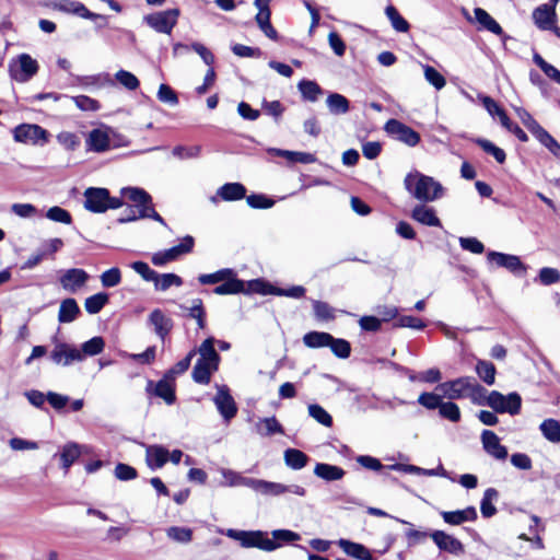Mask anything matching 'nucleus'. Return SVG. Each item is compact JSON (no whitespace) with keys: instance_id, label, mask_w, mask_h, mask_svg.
Masks as SVG:
<instances>
[{"instance_id":"obj_23","label":"nucleus","mask_w":560,"mask_h":560,"mask_svg":"<svg viewBox=\"0 0 560 560\" xmlns=\"http://www.w3.org/2000/svg\"><path fill=\"white\" fill-rule=\"evenodd\" d=\"M148 322L153 326L154 332L162 341L165 340L174 325L173 319L166 316L160 308H155L150 313Z\"/></svg>"},{"instance_id":"obj_32","label":"nucleus","mask_w":560,"mask_h":560,"mask_svg":"<svg viewBox=\"0 0 560 560\" xmlns=\"http://www.w3.org/2000/svg\"><path fill=\"white\" fill-rule=\"evenodd\" d=\"M314 475L325 481H336L342 479L346 471L336 465L317 463L314 468Z\"/></svg>"},{"instance_id":"obj_8","label":"nucleus","mask_w":560,"mask_h":560,"mask_svg":"<svg viewBox=\"0 0 560 560\" xmlns=\"http://www.w3.org/2000/svg\"><path fill=\"white\" fill-rule=\"evenodd\" d=\"M483 405L489 406L495 412L504 413L508 412L512 416L517 415L521 410L522 398L517 393H510L503 395L500 392L492 390L485 397H481Z\"/></svg>"},{"instance_id":"obj_62","label":"nucleus","mask_w":560,"mask_h":560,"mask_svg":"<svg viewBox=\"0 0 560 560\" xmlns=\"http://www.w3.org/2000/svg\"><path fill=\"white\" fill-rule=\"evenodd\" d=\"M272 539L276 544H279V548L283 544H290L301 539V536L290 529H275L271 532Z\"/></svg>"},{"instance_id":"obj_26","label":"nucleus","mask_w":560,"mask_h":560,"mask_svg":"<svg viewBox=\"0 0 560 560\" xmlns=\"http://www.w3.org/2000/svg\"><path fill=\"white\" fill-rule=\"evenodd\" d=\"M222 283L217 285L213 289V293L217 295H229V294H237V293H246L252 291L249 287V282L246 283L243 280H240L235 276H231L228 279L221 281Z\"/></svg>"},{"instance_id":"obj_37","label":"nucleus","mask_w":560,"mask_h":560,"mask_svg":"<svg viewBox=\"0 0 560 560\" xmlns=\"http://www.w3.org/2000/svg\"><path fill=\"white\" fill-rule=\"evenodd\" d=\"M80 314L77 301L72 298L66 299L60 303L58 320L60 323H71Z\"/></svg>"},{"instance_id":"obj_42","label":"nucleus","mask_w":560,"mask_h":560,"mask_svg":"<svg viewBox=\"0 0 560 560\" xmlns=\"http://www.w3.org/2000/svg\"><path fill=\"white\" fill-rule=\"evenodd\" d=\"M154 288L156 291H166L171 287H180L183 284V279L175 273H158L153 280Z\"/></svg>"},{"instance_id":"obj_6","label":"nucleus","mask_w":560,"mask_h":560,"mask_svg":"<svg viewBox=\"0 0 560 560\" xmlns=\"http://www.w3.org/2000/svg\"><path fill=\"white\" fill-rule=\"evenodd\" d=\"M229 538L240 542L243 548H258L271 552L279 548V544L267 537L262 530H238L229 528L224 532Z\"/></svg>"},{"instance_id":"obj_1","label":"nucleus","mask_w":560,"mask_h":560,"mask_svg":"<svg viewBox=\"0 0 560 560\" xmlns=\"http://www.w3.org/2000/svg\"><path fill=\"white\" fill-rule=\"evenodd\" d=\"M122 197L135 205L129 207L122 217L118 219L119 223H127L138 219H152L163 225H166L164 219L154 210L151 196L139 187H125L121 189Z\"/></svg>"},{"instance_id":"obj_27","label":"nucleus","mask_w":560,"mask_h":560,"mask_svg":"<svg viewBox=\"0 0 560 560\" xmlns=\"http://www.w3.org/2000/svg\"><path fill=\"white\" fill-rule=\"evenodd\" d=\"M411 218L427 226H441V221L436 217L435 210L424 203L417 205L411 211Z\"/></svg>"},{"instance_id":"obj_64","label":"nucleus","mask_w":560,"mask_h":560,"mask_svg":"<svg viewBox=\"0 0 560 560\" xmlns=\"http://www.w3.org/2000/svg\"><path fill=\"white\" fill-rule=\"evenodd\" d=\"M46 218L63 224H70L72 222L70 212L58 206L49 208L46 212Z\"/></svg>"},{"instance_id":"obj_43","label":"nucleus","mask_w":560,"mask_h":560,"mask_svg":"<svg viewBox=\"0 0 560 560\" xmlns=\"http://www.w3.org/2000/svg\"><path fill=\"white\" fill-rule=\"evenodd\" d=\"M476 373L487 385L494 384L497 370L492 362L478 360L476 364Z\"/></svg>"},{"instance_id":"obj_10","label":"nucleus","mask_w":560,"mask_h":560,"mask_svg":"<svg viewBox=\"0 0 560 560\" xmlns=\"http://www.w3.org/2000/svg\"><path fill=\"white\" fill-rule=\"evenodd\" d=\"M13 139L24 144L44 145L49 140V133L39 125L21 124L13 129Z\"/></svg>"},{"instance_id":"obj_21","label":"nucleus","mask_w":560,"mask_h":560,"mask_svg":"<svg viewBox=\"0 0 560 560\" xmlns=\"http://www.w3.org/2000/svg\"><path fill=\"white\" fill-rule=\"evenodd\" d=\"M483 450L492 457L504 460L508 457V448L500 443L499 436L490 430H483L481 433Z\"/></svg>"},{"instance_id":"obj_59","label":"nucleus","mask_w":560,"mask_h":560,"mask_svg":"<svg viewBox=\"0 0 560 560\" xmlns=\"http://www.w3.org/2000/svg\"><path fill=\"white\" fill-rule=\"evenodd\" d=\"M423 72L425 80L436 90H442L445 86V78L432 66H423Z\"/></svg>"},{"instance_id":"obj_29","label":"nucleus","mask_w":560,"mask_h":560,"mask_svg":"<svg viewBox=\"0 0 560 560\" xmlns=\"http://www.w3.org/2000/svg\"><path fill=\"white\" fill-rule=\"evenodd\" d=\"M443 521L450 525H460L465 522H472L477 518V511L474 506H468L457 511H442Z\"/></svg>"},{"instance_id":"obj_50","label":"nucleus","mask_w":560,"mask_h":560,"mask_svg":"<svg viewBox=\"0 0 560 560\" xmlns=\"http://www.w3.org/2000/svg\"><path fill=\"white\" fill-rule=\"evenodd\" d=\"M231 276H235V271L231 268H223L213 273H203L198 277V281L203 284H217L228 279Z\"/></svg>"},{"instance_id":"obj_57","label":"nucleus","mask_w":560,"mask_h":560,"mask_svg":"<svg viewBox=\"0 0 560 560\" xmlns=\"http://www.w3.org/2000/svg\"><path fill=\"white\" fill-rule=\"evenodd\" d=\"M533 60L549 79L560 84V71L556 67L548 63L539 54H534Z\"/></svg>"},{"instance_id":"obj_3","label":"nucleus","mask_w":560,"mask_h":560,"mask_svg":"<svg viewBox=\"0 0 560 560\" xmlns=\"http://www.w3.org/2000/svg\"><path fill=\"white\" fill-rule=\"evenodd\" d=\"M404 186L415 199L422 203L435 201L444 194V188L439 182L418 171L406 175Z\"/></svg>"},{"instance_id":"obj_22","label":"nucleus","mask_w":560,"mask_h":560,"mask_svg":"<svg viewBox=\"0 0 560 560\" xmlns=\"http://www.w3.org/2000/svg\"><path fill=\"white\" fill-rule=\"evenodd\" d=\"M488 259L490 261H494L499 267H503L516 275H523L526 271V267L523 265L521 259L514 255L499 252H489Z\"/></svg>"},{"instance_id":"obj_7","label":"nucleus","mask_w":560,"mask_h":560,"mask_svg":"<svg viewBox=\"0 0 560 560\" xmlns=\"http://www.w3.org/2000/svg\"><path fill=\"white\" fill-rule=\"evenodd\" d=\"M84 207L94 213H103L108 209H118L124 202L121 199L110 197L106 188L90 187L84 191Z\"/></svg>"},{"instance_id":"obj_55","label":"nucleus","mask_w":560,"mask_h":560,"mask_svg":"<svg viewBox=\"0 0 560 560\" xmlns=\"http://www.w3.org/2000/svg\"><path fill=\"white\" fill-rule=\"evenodd\" d=\"M299 90L303 97L311 102H315L322 93L320 86L316 82L310 80H302L299 83Z\"/></svg>"},{"instance_id":"obj_51","label":"nucleus","mask_w":560,"mask_h":560,"mask_svg":"<svg viewBox=\"0 0 560 560\" xmlns=\"http://www.w3.org/2000/svg\"><path fill=\"white\" fill-rule=\"evenodd\" d=\"M308 416L319 424L330 428L332 425V417L319 405L310 404L307 407Z\"/></svg>"},{"instance_id":"obj_63","label":"nucleus","mask_w":560,"mask_h":560,"mask_svg":"<svg viewBox=\"0 0 560 560\" xmlns=\"http://www.w3.org/2000/svg\"><path fill=\"white\" fill-rule=\"evenodd\" d=\"M189 317L196 319L198 328L203 329L206 327V312L200 299L192 301L191 307L188 308Z\"/></svg>"},{"instance_id":"obj_47","label":"nucleus","mask_w":560,"mask_h":560,"mask_svg":"<svg viewBox=\"0 0 560 560\" xmlns=\"http://www.w3.org/2000/svg\"><path fill=\"white\" fill-rule=\"evenodd\" d=\"M542 435L552 443L560 442V423L555 419L544 420L540 424Z\"/></svg>"},{"instance_id":"obj_52","label":"nucleus","mask_w":560,"mask_h":560,"mask_svg":"<svg viewBox=\"0 0 560 560\" xmlns=\"http://www.w3.org/2000/svg\"><path fill=\"white\" fill-rule=\"evenodd\" d=\"M196 354V349L190 350L185 358L179 360L173 368L167 371L166 378L175 380L177 375L185 373L189 369L191 360Z\"/></svg>"},{"instance_id":"obj_13","label":"nucleus","mask_w":560,"mask_h":560,"mask_svg":"<svg viewBox=\"0 0 560 560\" xmlns=\"http://www.w3.org/2000/svg\"><path fill=\"white\" fill-rule=\"evenodd\" d=\"M49 7L52 10L66 13L78 15L82 19L86 20H106V16L103 14L91 12L82 2L75 0H51Z\"/></svg>"},{"instance_id":"obj_60","label":"nucleus","mask_w":560,"mask_h":560,"mask_svg":"<svg viewBox=\"0 0 560 560\" xmlns=\"http://www.w3.org/2000/svg\"><path fill=\"white\" fill-rule=\"evenodd\" d=\"M439 413L442 418H445L452 422H458L460 420L459 407L453 401H442Z\"/></svg>"},{"instance_id":"obj_18","label":"nucleus","mask_w":560,"mask_h":560,"mask_svg":"<svg viewBox=\"0 0 560 560\" xmlns=\"http://www.w3.org/2000/svg\"><path fill=\"white\" fill-rule=\"evenodd\" d=\"M430 537L441 551L458 556L464 553V545L454 536L443 530H433Z\"/></svg>"},{"instance_id":"obj_25","label":"nucleus","mask_w":560,"mask_h":560,"mask_svg":"<svg viewBox=\"0 0 560 560\" xmlns=\"http://www.w3.org/2000/svg\"><path fill=\"white\" fill-rule=\"evenodd\" d=\"M219 471L224 479L220 483L223 487H247L252 490L255 488V478L245 477L241 472L229 468H220Z\"/></svg>"},{"instance_id":"obj_17","label":"nucleus","mask_w":560,"mask_h":560,"mask_svg":"<svg viewBox=\"0 0 560 560\" xmlns=\"http://www.w3.org/2000/svg\"><path fill=\"white\" fill-rule=\"evenodd\" d=\"M217 390L213 398L214 405L224 420L230 421L237 412L236 404L226 385H217Z\"/></svg>"},{"instance_id":"obj_44","label":"nucleus","mask_w":560,"mask_h":560,"mask_svg":"<svg viewBox=\"0 0 560 560\" xmlns=\"http://www.w3.org/2000/svg\"><path fill=\"white\" fill-rule=\"evenodd\" d=\"M499 492L494 488H488L480 503V511L483 517H491L497 513L493 501L498 500Z\"/></svg>"},{"instance_id":"obj_12","label":"nucleus","mask_w":560,"mask_h":560,"mask_svg":"<svg viewBox=\"0 0 560 560\" xmlns=\"http://www.w3.org/2000/svg\"><path fill=\"white\" fill-rule=\"evenodd\" d=\"M385 132L394 140L408 147H416L420 142V135L406 124L389 119L384 126Z\"/></svg>"},{"instance_id":"obj_16","label":"nucleus","mask_w":560,"mask_h":560,"mask_svg":"<svg viewBox=\"0 0 560 560\" xmlns=\"http://www.w3.org/2000/svg\"><path fill=\"white\" fill-rule=\"evenodd\" d=\"M249 287L252 292H257L261 294H275L279 296H289L294 299H300L305 294V288L302 285H293L289 289H280L267 284L258 279L249 281Z\"/></svg>"},{"instance_id":"obj_19","label":"nucleus","mask_w":560,"mask_h":560,"mask_svg":"<svg viewBox=\"0 0 560 560\" xmlns=\"http://www.w3.org/2000/svg\"><path fill=\"white\" fill-rule=\"evenodd\" d=\"M110 129L95 128L89 132L86 138L88 150L93 152H105L112 147Z\"/></svg>"},{"instance_id":"obj_28","label":"nucleus","mask_w":560,"mask_h":560,"mask_svg":"<svg viewBox=\"0 0 560 560\" xmlns=\"http://www.w3.org/2000/svg\"><path fill=\"white\" fill-rule=\"evenodd\" d=\"M168 460V451L162 445H149L145 450V463L152 470L162 468Z\"/></svg>"},{"instance_id":"obj_38","label":"nucleus","mask_w":560,"mask_h":560,"mask_svg":"<svg viewBox=\"0 0 560 560\" xmlns=\"http://www.w3.org/2000/svg\"><path fill=\"white\" fill-rule=\"evenodd\" d=\"M284 463L288 467L294 470L304 468L308 463V456L300 450L288 448L283 454Z\"/></svg>"},{"instance_id":"obj_49","label":"nucleus","mask_w":560,"mask_h":560,"mask_svg":"<svg viewBox=\"0 0 560 560\" xmlns=\"http://www.w3.org/2000/svg\"><path fill=\"white\" fill-rule=\"evenodd\" d=\"M270 11H260L257 13L255 20L261 32L270 39L276 40L278 33L270 23Z\"/></svg>"},{"instance_id":"obj_31","label":"nucleus","mask_w":560,"mask_h":560,"mask_svg":"<svg viewBox=\"0 0 560 560\" xmlns=\"http://www.w3.org/2000/svg\"><path fill=\"white\" fill-rule=\"evenodd\" d=\"M217 195L224 201H236L246 197V188L240 183H226L217 190Z\"/></svg>"},{"instance_id":"obj_24","label":"nucleus","mask_w":560,"mask_h":560,"mask_svg":"<svg viewBox=\"0 0 560 560\" xmlns=\"http://www.w3.org/2000/svg\"><path fill=\"white\" fill-rule=\"evenodd\" d=\"M533 20L540 30H551L557 21L556 10L552 5L541 4L534 10Z\"/></svg>"},{"instance_id":"obj_39","label":"nucleus","mask_w":560,"mask_h":560,"mask_svg":"<svg viewBox=\"0 0 560 560\" xmlns=\"http://www.w3.org/2000/svg\"><path fill=\"white\" fill-rule=\"evenodd\" d=\"M326 105L332 115H342L350 109L348 98L339 93H330L327 96Z\"/></svg>"},{"instance_id":"obj_30","label":"nucleus","mask_w":560,"mask_h":560,"mask_svg":"<svg viewBox=\"0 0 560 560\" xmlns=\"http://www.w3.org/2000/svg\"><path fill=\"white\" fill-rule=\"evenodd\" d=\"M338 546L342 549V551L358 560H373V557L370 552V550L358 542L350 541L348 539H339Z\"/></svg>"},{"instance_id":"obj_14","label":"nucleus","mask_w":560,"mask_h":560,"mask_svg":"<svg viewBox=\"0 0 560 560\" xmlns=\"http://www.w3.org/2000/svg\"><path fill=\"white\" fill-rule=\"evenodd\" d=\"M178 15L179 11L177 9H170L149 14L144 16V21L154 31L171 34L173 27L177 23Z\"/></svg>"},{"instance_id":"obj_2","label":"nucleus","mask_w":560,"mask_h":560,"mask_svg":"<svg viewBox=\"0 0 560 560\" xmlns=\"http://www.w3.org/2000/svg\"><path fill=\"white\" fill-rule=\"evenodd\" d=\"M436 390L450 400L468 397L477 405H483L481 397L487 394V389L471 376H462L441 383L436 386Z\"/></svg>"},{"instance_id":"obj_61","label":"nucleus","mask_w":560,"mask_h":560,"mask_svg":"<svg viewBox=\"0 0 560 560\" xmlns=\"http://www.w3.org/2000/svg\"><path fill=\"white\" fill-rule=\"evenodd\" d=\"M57 141L67 151H75L80 147V138L70 131H61L57 135Z\"/></svg>"},{"instance_id":"obj_36","label":"nucleus","mask_w":560,"mask_h":560,"mask_svg":"<svg viewBox=\"0 0 560 560\" xmlns=\"http://www.w3.org/2000/svg\"><path fill=\"white\" fill-rule=\"evenodd\" d=\"M254 491L264 495L279 497L287 493V486L280 482L256 479Z\"/></svg>"},{"instance_id":"obj_53","label":"nucleus","mask_w":560,"mask_h":560,"mask_svg":"<svg viewBox=\"0 0 560 560\" xmlns=\"http://www.w3.org/2000/svg\"><path fill=\"white\" fill-rule=\"evenodd\" d=\"M166 535L170 539L180 544H188L192 539V530L188 527L171 526L166 529Z\"/></svg>"},{"instance_id":"obj_54","label":"nucleus","mask_w":560,"mask_h":560,"mask_svg":"<svg viewBox=\"0 0 560 560\" xmlns=\"http://www.w3.org/2000/svg\"><path fill=\"white\" fill-rule=\"evenodd\" d=\"M475 142L485 152H487L488 154H491L498 163L502 164L505 162V159H506L505 152L501 148L494 145L491 141H489L487 139L478 138L475 140Z\"/></svg>"},{"instance_id":"obj_35","label":"nucleus","mask_w":560,"mask_h":560,"mask_svg":"<svg viewBox=\"0 0 560 560\" xmlns=\"http://www.w3.org/2000/svg\"><path fill=\"white\" fill-rule=\"evenodd\" d=\"M269 152L277 156L285 158L291 163L311 164L316 162L315 155L307 152L288 151L281 149H270Z\"/></svg>"},{"instance_id":"obj_34","label":"nucleus","mask_w":560,"mask_h":560,"mask_svg":"<svg viewBox=\"0 0 560 560\" xmlns=\"http://www.w3.org/2000/svg\"><path fill=\"white\" fill-rule=\"evenodd\" d=\"M256 432L261 436L283 434V428L276 417L259 419L255 424Z\"/></svg>"},{"instance_id":"obj_11","label":"nucleus","mask_w":560,"mask_h":560,"mask_svg":"<svg viewBox=\"0 0 560 560\" xmlns=\"http://www.w3.org/2000/svg\"><path fill=\"white\" fill-rule=\"evenodd\" d=\"M194 245V237L190 235H186L178 245L167 248L165 250L154 253L151 258L152 264L154 266L161 267L171 261H174L178 259L182 255L191 253Z\"/></svg>"},{"instance_id":"obj_15","label":"nucleus","mask_w":560,"mask_h":560,"mask_svg":"<svg viewBox=\"0 0 560 560\" xmlns=\"http://www.w3.org/2000/svg\"><path fill=\"white\" fill-rule=\"evenodd\" d=\"M50 359L58 365L68 366L73 362H81L82 355L79 348L67 342H56L50 352Z\"/></svg>"},{"instance_id":"obj_41","label":"nucleus","mask_w":560,"mask_h":560,"mask_svg":"<svg viewBox=\"0 0 560 560\" xmlns=\"http://www.w3.org/2000/svg\"><path fill=\"white\" fill-rule=\"evenodd\" d=\"M170 380L171 378H166V376L160 380L153 390L154 395L162 398L167 405L174 404L176 399L174 386L171 384Z\"/></svg>"},{"instance_id":"obj_45","label":"nucleus","mask_w":560,"mask_h":560,"mask_svg":"<svg viewBox=\"0 0 560 560\" xmlns=\"http://www.w3.org/2000/svg\"><path fill=\"white\" fill-rule=\"evenodd\" d=\"M105 347L104 339L102 337H93L92 339L83 342L81 345V348H79V352L82 355V361L86 357H94L96 354H100Z\"/></svg>"},{"instance_id":"obj_5","label":"nucleus","mask_w":560,"mask_h":560,"mask_svg":"<svg viewBox=\"0 0 560 560\" xmlns=\"http://www.w3.org/2000/svg\"><path fill=\"white\" fill-rule=\"evenodd\" d=\"M303 342L308 348L328 347L332 353L340 359H347L351 353L350 342L346 339L335 338L325 331H310L304 335Z\"/></svg>"},{"instance_id":"obj_4","label":"nucleus","mask_w":560,"mask_h":560,"mask_svg":"<svg viewBox=\"0 0 560 560\" xmlns=\"http://www.w3.org/2000/svg\"><path fill=\"white\" fill-rule=\"evenodd\" d=\"M217 340L213 337L207 338L198 349L199 359L192 369V380L198 384H209L212 373H214L220 363V355L214 349Z\"/></svg>"},{"instance_id":"obj_58","label":"nucleus","mask_w":560,"mask_h":560,"mask_svg":"<svg viewBox=\"0 0 560 560\" xmlns=\"http://www.w3.org/2000/svg\"><path fill=\"white\" fill-rule=\"evenodd\" d=\"M515 113L524 126L536 136L544 128L533 118V116L523 107H516Z\"/></svg>"},{"instance_id":"obj_46","label":"nucleus","mask_w":560,"mask_h":560,"mask_svg":"<svg viewBox=\"0 0 560 560\" xmlns=\"http://www.w3.org/2000/svg\"><path fill=\"white\" fill-rule=\"evenodd\" d=\"M108 303V294L104 292L96 293L85 299L84 307L89 314H97Z\"/></svg>"},{"instance_id":"obj_48","label":"nucleus","mask_w":560,"mask_h":560,"mask_svg":"<svg viewBox=\"0 0 560 560\" xmlns=\"http://www.w3.org/2000/svg\"><path fill=\"white\" fill-rule=\"evenodd\" d=\"M385 14L390 21V24L395 31L400 33H406L409 31V23L400 15L395 7L388 5L385 9Z\"/></svg>"},{"instance_id":"obj_9","label":"nucleus","mask_w":560,"mask_h":560,"mask_svg":"<svg viewBox=\"0 0 560 560\" xmlns=\"http://www.w3.org/2000/svg\"><path fill=\"white\" fill-rule=\"evenodd\" d=\"M8 68L12 80L25 83L38 72L39 66L28 54H21L10 60Z\"/></svg>"},{"instance_id":"obj_40","label":"nucleus","mask_w":560,"mask_h":560,"mask_svg":"<svg viewBox=\"0 0 560 560\" xmlns=\"http://www.w3.org/2000/svg\"><path fill=\"white\" fill-rule=\"evenodd\" d=\"M477 22L487 31L501 35L503 30L500 24L483 9L476 8L474 10Z\"/></svg>"},{"instance_id":"obj_56","label":"nucleus","mask_w":560,"mask_h":560,"mask_svg":"<svg viewBox=\"0 0 560 560\" xmlns=\"http://www.w3.org/2000/svg\"><path fill=\"white\" fill-rule=\"evenodd\" d=\"M536 139L546 147L556 158H560V143L544 128Z\"/></svg>"},{"instance_id":"obj_33","label":"nucleus","mask_w":560,"mask_h":560,"mask_svg":"<svg viewBox=\"0 0 560 560\" xmlns=\"http://www.w3.org/2000/svg\"><path fill=\"white\" fill-rule=\"evenodd\" d=\"M83 448H85V446L75 442H69L62 446L60 459L62 468L66 470V472L70 466L80 457Z\"/></svg>"},{"instance_id":"obj_20","label":"nucleus","mask_w":560,"mask_h":560,"mask_svg":"<svg viewBox=\"0 0 560 560\" xmlns=\"http://www.w3.org/2000/svg\"><path fill=\"white\" fill-rule=\"evenodd\" d=\"M89 279V275L85 270L79 268H71L63 272L59 281L61 287L70 292L75 293L81 289Z\"/></svg>"}]
</instances>
